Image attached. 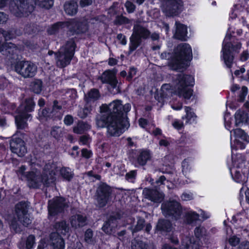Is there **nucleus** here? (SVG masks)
<instances>
[{"label":"nucleus","mask_w":249,"mask_h":249,"mask_svg":"<svg viewBox=\"0 0 249 249\" xmlns=\"http://www.w3.org/2000/svg\"><path fill=\"white\" fill-rule=\"evenodd\" d=\"M93 236V232L91 229H88L85 233V240L88 243L92 242V238Z\"/></svg>","instance_id":"obj_52"},{"label":"nucleus","mask_w":249,"mask_h":249,"mask_svg":"<svg viewBox=\"0 0 249 249\" xmlns=\"http://www.w3.org/2000/svg\"><path fill=\"white\" fill-rule=\"evenodd\" d=\"M49 9L53 5V0H11V11L18 17L27 16L32 13L35 5Z\"/></svg>","instance_id":"obj_2"},{"label":"nucleus","mask_w":249,"mask_h":249,"mask_svg":"<svg viewBox=\"0 0 249 249\" xmlns=\"http://www.w3.org/2000/svg\"><path fill=\"white\" fill-rule=\"evenodd\" d=\"M65 12L70 16L75 15L78 11V4L74 0H68L64 5Z\"/></svg>","instance_id":"obj_28"},{"label":"nucleus","mask_w":249,"mask_h":249,"mask_svg":"<svg viewBox=\"0 0 249 249\" xmlns=\"http://www.w3.org/2000/svg\"><path fill=\"white\" fill-rule=\"evenodd\" d=\"M35 243V237L33 235H29L26 242V249H31Z\"/></svg>","instance_id":"obj_48"},{"label":"nucleus","mask_w":249,"mask_h":249,"mask_svg":"<svg viewBox=\"0 0 249 249\" xmlns=\"http://www.w3.org/2000/svg\"><path fill=\"white\" fill-rule=\"evenodd\" d=\"M0 33L2 35L6 40H8L15 38L17 36H18L19 35L17 33V31L14 29L10 31H5L1 29H0Z\"/></svg>","instance_id":"obj_40"},{"label":"nucleus","mask_w":249,"mask_h":249,"mask_svg":"<svg viewBox=\"0 0 249 249\" xmlns=\"http://www.w3.org/2000/svg\"><path fill=\"white\" fill-rule=\"evenodd\" d=\"M86 216L80 214L72 215L70 218L71 226L75 229L84 227L86 224Z\"/></svg>","instance_id":"obj_24"},{"label":"nucleus","mask_w":249,"mask_h":249,"mask_svg":"<svg viewBox=\"0 0 249 249\" xmlns=\"http://www.w3.org/2000/svg\"><path fill=\"white\" fill-rule=\"evenodd\" d=\"M182 171L185 176H187L190 172L191 166L188 159H185L182 162Z\"/></svg>","instance_id":"obj_46"},{"label":"nucleus","mask_w":249,"mask_h":249,"mask_svg":"<svg viewBox=\"0 0 249 249\" xmlns=\"http://www.w3.org/2000/svg\"><path fill=\"white\" fill-rule=\"evenodd\" d=\"M0 53L8 60L14 59L17 56L18 48L11 42L0 43Z\"/></svg>","instance_id":"obj_16"},{"label":"nucleus","mask_w":249,"mask_h":249,"mask_svg":"<svg viewBox=\"0 0 249 249\" xmlns=\"http://www.w3.org/2000/svg\"><path fill=\"white\" fill-rule=\"evenodd\" d=\"M65 27H67L72 35L85 33L88 28L87 21L79 22L72 19L65 22H57L49 27L47 32L49 34L53 35Z\"/></svg>","instance_id":"obj_5"},{"label":"nucleus","mask_w":249,"mask_h":249,"mask_svg":"<svg viewBox=\"0 0 249 249\" xmlns=\"http://www.w3.org/2000/svg\"><path fill=\"white\" fill-rule=\"evenodd\" d=\"M85 175L89 178H91V179H92L93 181H94L96 180H100L101 179L100 176L95 174L93 171H89L86 173Z\"/></svg>","instance_id":"obj_54"},{"label":"nucleus","mask_w":249,"mask_h":249,"mask_svg":"<svg viewBox=\"0 0 249 249\" xmlns=\"http://www.w3.org/2000/svg\"><path fill=\"white\" fill-rule=\"evenodd\" d=\"M137 73L136 69L134 67H131L129 69L128 72V75L127 76V79L129 81L131 80L132 78L136 75Z\"/></svg>","instance_id":"obj_58"},{"label":"nucleus","mask_w":249,"mask_h":249,"mask_svg":"<svg viewBox=\"0 0 249 249\" xmlns=\"http://www.w3.org/2000/svg\"><path fill=\"white\" fill-rule=\"evenodd\" d=\"M131 249H150V246L144 241L134 239L131 242Z\"/></svg>","instance_id":"obj_36"},{"label":"nucleus","mask_w":249,"mask_h":249,"mask_svg":"<svg viewBox=\"0 0 249 249\" xmlns=\"http://www.w3.org/2000/svg\"><path fill=\"white\" fill-rule=\"evenodd\" d=\"M100 79L103 83H108L109 82V71L107 70L103 73L100 77Z\"/></svg>","instance_id":"obj_55"},{"label":"nucleus","mask_w":249,"mask_h":249,"mask_svg":"<svg viewBox=\"0 0 249 249\" xmlns=\"http://www.w3.org/2000/svg\"><path fill=\"white\" fill-rule=\"evenodd\" d=\"M75 44L73 38L67 41L66 44L61 47L59 51L55 53L56 64L59 68H64L71 63L74 55Z\"/></svg>","instance_id":"obj_7"},{"label":"nucleus","mask_w":249,"mask_h":249,"mask_svg":"<svg viewBox=\"0 0 249 249\" xmlns=\"http://www.w3.org/2000/svg\"><path fill=\"white\" fill-rule=\"evenodd\" d=\"M29 207L27 203L23 201L18 203L15 207V213L18 221L25 227L30 225L32 222L28 214Z\"/></svg>","instance_id":"obj_13"},{"label":"nucleus","mask_w":249,"mask_h":249,"mask_svg":"<svg viewBox=\"0 0 249 249\" xmlns=\"http://www.w3.org/2000/svg\"><path fill=\"white\" fill-rule=\"evenodd\" d=\"M51 244L53 249H64L65 242L64 239L57 233H52L50 235Z\"/></svg>","instance_id":"obj_25"},{"label":"nucleus","mask_w":249,"mask_h":249,"mask_svg":"<svg viewBox=\"0 0 249 249\" xmlns=\"http://www.w3.org/2000/svg\"><path fill=\"white\" fill-rule=\"evenodd\" d=\"M229 242L231 246L235 247L239 243L240 239L237 236L233 235L229 238Z\"/></svg>","instance_id":"obj_56"},{"label":"nucleus","mask_w":249,"mask_h":249,"mask_svg":"<svg viewBox=\"0 0 249 249\" xmlns=\"http://www.w3.org/2000/svg\"><path fill=\"white\" fill-rule=\"evenodd\" d=\"M59 171L62 177L67 180L70 181L73 178V174L69 167H62Z\"/></svg>","instance_id":"obj_39"},{"label":"nucleus","mask_w":249,"mask_h":249,"mask_svg":"<svg viewBox=\"0 0 249 249\" xmlns=\"http://www.w3.org/2000/svg\"><path fill=\"white\" fill-rule=\"evenodd\" d=\"M117 38L122 45H124L126 44V39L124 35L122 34H118Z\"/></svg>","instance_id":"obj_64"},{"label":"nucleus","mask_w":249,"mask_h":249,"mask_svg":"<svg viewBox=\"0 0 249 249\" xmlns=\"http://www.w3.org/2000/svg\"><path fill=\"white\" fill-rule=\"evenodd\" d=\"M174 54L172 55L171 53L166 52H163L161 53L160 57L162 59H167L170 61L173 57ZM170 62V61H169ZM169 64V62H168Z\"/></svg>","instance_id":"obj_63"},{"label":"nucleus","mask_w":249,"mask_h":249,"mask_svg":"<svg viewBox=\"0 0 249 249\" xmlns=\"http://www.w3.org/2000/svg\"><path fill=\"white\" fill-rule=\"evenodd\" d=\"M161 209L166 216H171L176 220L181 216V206L177 201H172L164 203L161 205Z\"/></svg>","instance_id":"obj_12"},{"label":"nucleus","mask_w":249,"mask_h":249,"mask_svg":"<svg viewBox=\"0 0 249 249\" xmlns=\"http://www.w3.org/2000/svg\"><path fill=\"white\" fill-rule=\"evenodd\" d=\"M194 233L196 237L199 238L205 234L206 230L203 227H197L196 228Z\"/></svg>","instance_id":"obj_47"},{"label":"nucleus","mask_w":249,"mask_h":249,"mask_svg":"<svg viewBox=\"0 0 249 249\" xmlns=\"http://www.w3.org/2000/svg\"><path fill=\"white\" fill-rule=\"evenodd\" d=\"M125 7L126 9L127 12L129 14L133 13L136 9L135 5L129 1H127L125 2Z\"/></svg>","instance_id":"obj_51"},{"label":"nucleus","mask_w":249,"mask_h":249,"mask_svg":"<svg viewBox=\"0 0 249 249\" xmlns=\"http://www.w3.org/2000/svg\"><path fill=\"white\" fill-rule=\"evenodd\" d=\"M185 111L186 115L183 116L182 119L183 120L186 119L185 124L192 123L195 121L196 116L195 113L192 111L191 107H185Z\"/></svg>","instance_id":"obj_37"},{"label":"nucleus","mask_w":249,"mask_h":249,"mask_svg":"<svg viewBox=\"0 0 249 249\" xmlns=\"http://www.w3.org/2000/svg\"><path fill=\"white\" fill-rule=\"evenodd\" d=\"M38 26L34 23L28 24L24 28L25 33L27 34H35L38 32Z\"/></svg>","instance_id":"obj_44"},{"label":"nucleus","mask_w":249,"mask_h":249,"mask_svg":"<svg viewBox=\"0 0 249 249\" xmlns=\"http://www.w3.org/2000/svg\"><path fill=\"white\" fill-rule=\"evenodd\" d=\"M137 173L135 170H132L127 173L125 175V178L130 182H133L135 178Z\"/></svg>","instance_id":"obj_53"},{"label":"nucleus","mask_w":249,"mask_h":249,"mask_svg":"<svg viewBox=\"0 0 249 249\" xmlns=\"http://www.w3.org/2000/svg\"><path fill=\"white\" fill-rule=\"evenodd\" d=\"M63 121L66 125H71L73 123V118L71 115H67L65 116Z\"/></svg>","instance_id":"obj_57"},{"label":"nucleus","mask_w":249,"mask_h":249,"mask_svg":"<svg viewBox=\"0 0 249 249\" xmlns=\"http://www.w3.org/2000/svg\"><path fill=\"white\" fill-rule=\"evenodd\" d=\"M132 22V19H129L122 14L116 15L113 21V23L117 26L131 24Z\"/></svg>","instance_id":"obj_34"},{"label":"nucleus","mask_w":249,"mask_h":249,"mask_svg":"<svg viewBox=\"0 0 249 249\" xmlns=\"http://www.w3.org/2000/svg\"><path fill=\"white\" fill-rule=\"evenodd\" d=\"M100 116L97 118L96 124L98 127H106L109 131V106L106 104H103L100 107Z\"/></svg>","instance_id":"obj_17"},{"label":"nucleus","mask_w":249,"mask_h":249,"mask_svg":"<svg viewBox=\"0 0 249 249\" xmlns=\"http://www.w3.org/2000/svg\"><path fill=\"white\" fill-rule=\"evenodd\" d=\"M15 68L16 71L24 78L34 76L37 71L36 66L29 61H22L17 63Z\"/></svg>","instance_id":"obj_11"},{"label":"nucleus","mask_w":249,"mask_h":249,"mask_svg":"<svg viewBox=\"0 0 249 249\" xmlns=\"http://www.w3.org/2000/svg\"><path fill=\"white\" fill-rule=\"evenodd\" d=\"M8 19V16L5 13L0 12V24L6 23Z\"/></svg>","instance_id":"obj_62"},{"label":"nucleus","mask_w":249,"mask_h":249,"mask_svg":"<svg viewBox=\"0 0 249 249\" xmlns=\"http://www.w3.org/2000/svg\"><path fill=\"white\" fill-rule=\"evenodd\" d=\"M233 133L236 138H240L242 140L249 142V136L244 130L240 128H237L233 130Z\"/></svg>","instance_id":"obj_43"},{"label":"nucleus","mask_w":249,"mask_h":249,"mask_svg":"<svg viewBox=\"0 0 249 249\" xmlns=\"http://www.w3.org/2000/svg\"><path fill=\"white\" fill-rule=\"evenodd\" d=\"M192 57V48L189 44L180 43L174 50L173 57L169 62V67L173 70H180L185 67L186 62Z\"/></svg>","instance_id":"obj_4"},{"label":"nucleus","mask_w":249,"mask_h":249,"mask_svg":"<svg viewBox=\"0 0 249 249\" xmlns=\"http://www.w3.org/2000/svg\"><path fill=\"white\" fill-rule=\"evenodd\" d=\"M175 26L176 32L174 35V37L180 40H186L187 34V27L178 21L176 22Z\"/></svg>","instance_id":"obj_23"},{"label":"nucleus","mask_w":249,"mask_h":249,"mask_svg":"<svg viewBox=\"0 0 249 249\" xmlns=\"http://www.w3.org/2000/svg\"><path fill=\"white\" fill-rule=\"evenodd\" d=\"M112 111H110V135L118 137L123 134L129 126L126 114L130 109L129 104L123 106L120 100L110 104Z\"/></svg>","instance_id":"obj_1"},{"label":"nucleus","mask_w":249,"mask_h":249,"mask_svg":"<svg viewBox=\"0 0 249 249\" xmlns=\"http://www.w3.org/2000/svg\"><path fill=\"white\" fill-rule=\"evenodd\" d=\"M174 83L175 89L178 95L185 99H190L193 90L189 87L194 85V77L190 75L179 73L177 76Z\"/></svg>","instance_id":"obj_6"},{"label":"nucleus","mask_w":249,"mask_h":249,"mask_svg":"<svg viewBox=\"0 0 249 249\" xmlns=\"http://www.w3.org/2000/svg\"><path fill=\"white\" fill-rule=\"evenodd\" d=\"M62 109V106L60 105L57 100L53 101L52 110L50 111L46 109L42 110V114L46 117L58 118L60 119L62 117L60 111Z\"/></svg>","instance_id":"obj_21"},{"label":"nucleus","mask_w":249,"mask_h":249,"mask_svg":"<svg viewBox=\"0 0 249 249\" xmlns=\"http://www.w3.org/2000/svg\"><path fill=\"white\" fill-rule=\"evenodd\" d=\"M248 93V89L246 87L243 86L241 90L240 91V93L239 95V98L238 100L239 102H243L244 100L245 97L247 95Z\"/></svg>","instance_id":"obj_50"},{"label":"nucleus","mask_w":249,"mask_h":249,"mask_svg":"<svg viewBox=\"0 0 249 249\" xmlns=\"http://www.w3.org/2000/svg\"><path fill=\"white\" fill-rule=\"evenodd\" d=\"M31 89L36 94H39L42 89V82L39 79H35L30 84Z\"/></svg>","instance_id":"obj_38"},{"label":"nucleus","mask_w":249,"mask_h":249,"mask_svg":"<svg viewBox=\"0 0 249 249\" xmlns=\"http://www.w3.org/2000/svg\"><path fill=\"white\" fill-rule=\"evenodd\" d=\"M90 128L91 126L88 123L80 121L73 127V131L74 133L81 134L90 129Z\"/></svg>","instance_id":"obj_31"},{"label":"nucleus","mask_w":249,"mask_h":249,"mask_svg":"<svg viewBox=\"0 0 249 249\" xmlns=\"http://www.w3.org/2000/svg\"><path fill=\"white\" fill-rule=\"evenodd\" d=\"M109 196V188L104 183H102L96 191V200L97 205L99 207H104L108 200Z\"/></svg>","instance_id":"obj_18"},{"label":"nucleus","mask_w":249,"mask_h":249,"mask_svg":"<svg viewBox=\"0 0 249 249\" xmlns=\"http://www.w3.org/2000/svg\"><path fill=\"white\" fill-rule=\"evenodd\" d=\"M53 227L58 234L65 235L69 230V225L64 220L55 222Z\"/></svg>","instance_id":"obj_29"},{"label":"nucleus","mask_w":249,"mask_h":249,"mask_svg":"<svg viewBox=\"0 0 249 249\" xmlns=\"http://www.w3.org/2000/svg\"><path fill=\"white\" fill-rule=\"evenodd\" d=\"M182 7V2L181 0H167L163 12L167 16H175L181 12Z\"/></svg>","instance_id":"obj_15"},{"label":"nucleus","mask_w":249,"mask_h":249,"mask_svg":"<svg viewBox=\"0 0 249 249\" xmlns=\"http://www.w3.org/2000/svg\"><path fill=\"white\" fill-rule=\"evenodd\" d=\"M249 58V53L248 51H244L240 55V60L244 62L247 61Z\"/></svg>","instance_id":"obj_61"},{"label":"nucleus","mask_w":249,"mask_h":249,"mask_svg":"<svg viewBox=\"0 0 249 249\" xmlns=\"http://www.w3.org/2000/svg\"><path fill=\"white\" fill-rule=\"evenodd\" d=\"M151 156L149 151L142 150L137 158V162L140 165H144L148 160H150Z\"/></svg>","instance_id":"obj_33"},{"label":"nucleus","mask_w":249,"mask_h":249,"mask_svg":"<svg viewBox=\"0 0 249 249\" xmlns=\"http://www.w3.org/2000/svg\"><path fill=\"white\" fill-rule=\"evenodd\" d=\"M117 72V70L113 69L110 71V92L112 94H116L120 92L118 80L114 74Z\"/></svg>","instance_id":"obj_26"},{"label":"nucleus","mask_w":249,"mask_h":249,"mask_svg":"<svg viewBox=\"0 0 249 249\" xmlns=\"http://www.w3.org/2000/svg\"><path fill=\"white\" fill-rule=\"evenodd\" d=\"M90 141V138L86 135L82 136L80 138V143L82 145H88Z\"/></svg>","instance_id":"obj_59"},{"label":"nucleus","mask_w":249,"mask_h":249,"mask_svg":"<svg viewBox=\"0 0 249 249\" xmlns=\"http://www.w3.org/2000/svg\"><path fill=\"white\" fill-rule=\"evenodd\" d=\"M89 112V108L87 107H85L83 108H80L77 113V115L82 119L86 118L88 113Z\"/></svg>","instance_id":"obj_49"},{"label":"nucleus","mask_w":249,"mask_h":249,"mask_svg":"<svg viewBox=\"0 0 249 249\" xmlns=\"http://www.w3.org/2000/svg\"><path fill=\"white\" fill-rule=\"evenodd\" d=\"M9 224L11 229L16 232H18L21 231V228L18 224L16 218H10L9 219Z\"/></svg>","instance_id":"obj_45"},{"label":"nucleus","mask_w":249,"mask_h":249,"mask_svg":"<svg viewBox=\"0 0 249 249\" xmlns=\"http://www.w3.org/2000/svg\"><path fill=\"white\" fill-rule=\"evenodd\" d=\"M172 229L171 223L166 219H160L156 225V231L160 233H166L171 231Z\"/></svg>","instance_id":"obj_27"},{"label":"nucleus","mask_w":249,"mask_h":249,"mask_svg":"<svg viewBox=\"0 0 249 249\" xmlns=\"http://www.w3.org/2000/svg\"><path fill=\"white\" fill-rule=\"evenodd\" d=\"M11 151L19 157H23L27 152L24 142L20 138H13L10 142Z\"/></svg>","instance_id":"obj_19"},{"label":"nucleus","mask_w":249,"mask_h":249,"mask_svg":"<svg viewBox=\"0 0 249 249\" xmlns=\"http://www.w3.org/2000/svg\"><path fill=\"white\" fill-rule=\"evenodd\" d=\"M100 97L99 90L96 89H92L85 95L84 100L86 103L90 104L98 100Z\"/></svg>","instance_id":"obj_30"},{"label":"nucleus","mask_w":249,"mask_h":249,"mask_svg":"<svg viewBox=\"0 0 249 249\" xmlns=\"http://www.w3.org/2000/svg\"><path fill=\"white\" fill-rule=\"evenodd\" d=\"M133 31L130 38L129 49L131 52L134 51L140 46L142 39H147L150 35V31L140 25H135Z\"/></svg>","instance_id":"obj_10"},{"label":"nucleus","mask_w":249,"mask_h":249,"mask_svg":"<svg viewBox=\"0 0 249 249\" xmlns=\"http://www.w3.org/2000/svg\"><path fill=\"white\" fill-rule=\"evenodd\" d=\"M181 244L184 249H199L200 248L198 239H196L193 236H186L183 237Z\"/></svg>","instance_id":"obj_22"},{"label":"nucleus","mask_w":249,"mask_h":249,"mask_svg":"<svg viewBox=\"0 0 249 249\" xmlns=\"http://www.w3.org/2000/svg\"><path fill=\"white\" fill-rule=\"evenodd\" d=\"M68 205L66 199L63 197H55L48 202V211L50 215L53 216L63 211Z\"/></svg>","instance_id":"obj_14"},{"label":"nucleus","mask_w":249,"mask_h":249,"mask_svg":"<svg viewBox=\"0 0 249 249\" xmlns=\"http://www.w3.org/2000/svg\"><path fill=\"white\" fill-rule=\"evenodd\" d=\"M235 124L237 126L246 123L249 120L247 113L243 110H237L235 114Z\"/></svg>","instance_id":"obj_32"},{"label":"nucleus","mask_w":249,"mask_h":249,"mask_svg":"<svg viewBox=\"0 0 249 249\" xmlns=\"http://www.w3.org/2000/svg\"><path fill=\"white\" fill-rule=\"evenodd\" d=\"M81 154L82 157L89 159L92 156V152L90 150H88L87 149L84 148L82 150Z\"/></svg>","instance_id":"obj_60"},{"label":"nucleus","mask_w":249,"mask_h":249,"mask_svg":"<svg viewBox=\"0 0 249 249\" xmlns=\"http://www.w3.org/2000/svg\"><path fill=\"white\" fill-rule=\"evenodd\" d=\"M227 40L228 37L226 36L223 43L221 57L226 67L231 69L234 59V53H239L242 48V43L239 41L229 42H227Z\"/></svg>","instance_id":"obj_9"},{"label":"nucleus","mask_w":249,"mask_h":249,"mask_svg":"<svg viewBox=\"0 0 249 249\" xmlns=\"http://www.w3.org/2000/svg\"><path fill=\"white\" fill-rule=\"evenodd\" d=\"M144 219L139 217H138L137 224L135 226H130L129 229L131 230L132 233L138 232L142 229L144 225Z\"/></svg>","instance_id":"obj_41"},{"label":"nucleus","mask_w":249,"mask_h":249,"mask_svg":"<svg viewBox=\"0 0 249 249\" xmlns=\"http://www.w3.org/2000/svg\"><path fill=\"white\" fill-rule=\"evenodd\" d=\"M142 194L145 198L155 203H160L164 197L163 194L157 190L144 188Z\"/></svg>","instance_id":"obj_20"},{"label":"nucleus","mask_w":249,"mask_h":249,"mask_svg":"<svg viewBox=\"0 0 249 249\" xmlns=\"http://www.w3.org/2000/svg\"><path fill=\"white\" fill-rule=\"evenodd\" d=\"M56 171V165L49 162L45 165L42 175L37 171H31L27 173L25 177L30 188H37L42 183L47 185L53 182Z\"/></svg>","instance_id":"obj_3"},{"label":"nucleus","mask_w":249,"mask_h":249,"mask_svg":"<svg viewBox=\"0 0 249 249\" xmlns=\"http://www.w3.org/2000/svg\"><path fill=\"white\" fill-rule=\"evenodd\" d=\"M35 103L32 98L26 99L17 109L18 114L15 117L16 124L18 129H24L27 128V120L31 115L27 112L33 110Z\"/></svg>","instance_id":"obj_8"},{"label":"nucleus","mask_w":249,"mask_h":249,"mask_svg":"<svg viewBox=\"0 0 249 249\" xmlns=\"http://www.w3.org/2000/svg\"><path fill=\"white\" fill-rule=\"evenodd\" d=\"M64 134V129L59 126H53L51 131V135L56 139L62 137Z\"/></svg>","instance_id":"obj_42"},{"label":"nucleus","mask_w":249,"mask_h":249,"mask_svg":"<svg viewBox=\"0 0 249 249\" xmlns=\"http://www.w3.org/2000/svg\"><path fill=\"white\" fill-rule=\"evenodd\" d=\"M199 215L194 211H188L185 213V220L189 224L193 225L199 219Z\"/></svg>","instance_id":"obj_35"}]
</instances>
